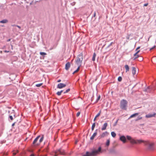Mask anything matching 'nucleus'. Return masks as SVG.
<instances>
[{"label": "nucleus", "mask_w": 156, "mask_h": 156, "mask_svg": "<svg viewBox=\"0 0 156 156\" xmlns=\"http://www.w3.org/2000/svg\"><path fill=\"white\" fill-rule=\"evenodd\" d=\"M101 147H99L98 149L97 150H94L91 152H87L86 154L83 156H95L101 152Z\"/></svg>", "instance_id": "obj_1"}, {"label": "nucleus", "mask_w": 156, "mask_h": 156, "mask_svg": "<svg viewBox=\"0 0 156 156\" xmlns=\"http://www.w3.org/2000/svg\"><path fill=\"white\" fill-rule=\"evenodd\" d=\"M40 137V136L39 135L34 139L33 142V144L34 146H37L39 145L43 141L44 139L43 136H42L40 139L39 141H38Z\"/></svg>", "instance_id": "obj_2"}, {"label": "nucleus", "mask_w": 156, "mask_h": 156, "mask_svg": "<svg viewBox=\"0 0 156 156\" xmlns=\"http://www.w3.org/2000/svg\"><path fill=\"white\" fill-rule=\"evenodd\" d=\"M143 141L142 143H143L145 145L148 147L149 150L151 151L154 150V147L153 143H151L148 141Z\"/></svg>", "instance_id": "obj_3"}, {"label": "nucleus", "mask_w": 156, "mask_h": 156, "mask_svg": "<svg viewBox=\"0 0 156 156\" xmlns=\"http://www.w3.org/2000/svg\"><path fill=\"white\" fill-rule=\"evenodd\" d=\"M128 102L126 100H122L120 101V107L122 109L126 110Z\"/></svg>", "instance_id": "obj_4"}, {"label": "nucleus", "mask_w": 156, "mask_h": 156, "mask_svg": "<svg viewBox=\"0 0 156 156\" xmlns=\"http://www.w3.org/2000/svg\"><path fill=\"white\" fill-rule=\"evenodd\" d=\"M127 139L129 140H130V142L132 144H140L142 143V142L143 141V140H135L133 139H132L131 137L129 136H126Z\"/></svg>", "instance_id": "obj_5"}, {"label": "nucleus", "mask_w": 156, "mask_h": 156, "mask_svg": "<svg viewBox=\"0 0 156 156\" xmlns=\"http://www.w3.org/2000/svg\"><path fill=\"white\" fill-rule=\"evenodd\" d=\"M79 56L80 57L81 56L80 55H79ZM81 57L80 58L79 57L77 58L76 60V64L78 66H80L83 59L82 56H81Z\"/></svg>", "instance_id": "obj_6"}, {"label": "nucleus", "mask_w": 156, "mask_h": 156, "mask_svg": "<svg viewBox=\"0 0 156 156\" xmlns=\"http://www.w3.org/2000/svg\"><path fill=\"white\" fill-rule=\"evenodd\" d=\"M59 154L64 155L65 154L64 151L62 149H59L56 151L54 154V156H57Z\"/></svg>", "instance_id": "obj_7"}, {"label": "nucleus", "mask_w": 156, "mask_h": 156, "mask_svg": "<svg viewBox=\"0 0 156 156\" xmlns=\"http://www.w3.org/2000/svg\"><path fill=\"white\" fill-rule=\"evenodd\" d=\"M66 85V84L63 83H58L57 86V88L59 89H61L65 87Z\"/></svg>", "instance_id": "obj_8"}, {"label": "nucleus", "mask_w": 156, "mask_h": 156, "mask_svg": "<svg viewBox=\"0 0 156 156\" xmlns=\"http://www.w3.org/2000/svg\"><path fill=\"white\" fill-rule=\"evenodd\" d=\"M156 115V113H154L153 114H148L146 115L145 117L147 118H149L154 117Z\"/></svg>", "instance_id": "obj_9"}, {"label": "nucleus", "mask_w": 156, "mask_h": 156, "mask_svg": "<svg viewBox=\"0 0 156 156\" xmlns=\"http://www.w3.org/2000/svg\"><path fill=\"white\" fill-rule=\"evenodd\" d=\"M120 139L123 143H125L126 142V137L124 136H122L120 137Z\"/></svg>", "instance_id": "obj_10"}, {"label": "nucleus", "mask_w": 156, "mask_h": 156, "mask_svg": "<svg viewBox=\"0 0 156 156\" xmlns=\"http://www.w3.org/2000/svg\"><path fill=\"white\" fill-rule=\"evenodd\" d=\"M140 50H138L136 51V52L134 55V58L133 59L134 60L139 57V55L137 54L140 52Z\"/></svg>", "instance_id": "obj_11"}, {"label": "nucleus", "mask_w": 156, "mask_h": 156, "mask_svg": "<svg viewBox=\"0 0 156 156\" xmlns=\"http://www.w3.org/2000/svg\"><path fill=\"white\" fill-rule=\"evenodd\" d=\"M97 134V130H96L95 131V132L93 133V135L90 137V139L91 140H93L94 139V137L96 136Z\"/></svg>", "instance_id": "obj_12"}, {"label": "nucleus", "mask_w": 156, "mask_h": 156, "mask_svg": "<svg viewBox=\"0 0 156 156\" xmlns=\"http://www.w3.org/2000/svg\"><path fill=\"white\" fill-rule=\"evenodd\" d=\"M107 126L108 123H105L102 127L101 130H105Z\"/></svg>", "instance_id": "obj_13"}, {"label": "nucleus", "mask_w": 156, "mask_h": 156, "mask_svg": "<svg viewBox=\"0 0 156 156\" xmlns=\"http://www.w3.org/2000/svg\"><path fill=\"white\" fill-rule=\"evenodd\" d=\"M70 64L69 62H68L66 64L65 69L66 70H68L70 67Z\"/></svg>", "instance_id": "obj_14"}, {"label": "nucleus", "mask_w": 156, "mask_h": 156, "mask_svg": "<svg viewBox=\"0 0 156 156\" xmlns=\"http://www.w3.org/2000/svg\"><path fill=\"white\" fill-rule=\"evenodd\" d=\"M136 69L134 67H132V73L133 75H134L136 74Z\"/></svg>", "instance_id": "obj_15"}, {"label": "nucleus", "mask_w": 156, "mask_h": 156, "mask_svg": "<svg viewBox=\"0 0 156 156\" xmlns=\"http://www.w3.org/2000/svg\"><path fill=\"white\" fill-rule=\"evenodd\" d=\"M108 134V133L107 132H105L103 133L101 135V137H104L105 136H107Z\"/></svg>", "instance_id": "obj_16"}, {"label": "nucleus", "mask_w": 156, "mask_h": 156, "mask_svg": "<svg viewBox=\"0 0 156 156\" xmlns=\"http://www.w3.org/2000/svg\"><path fill=\"white\" fill-rule=\"evenodd\" d=\"M151 60L154 63L156 64V56L153 57L152 58Z\"/></svg>", "instance_id": "obj_17"}, {"label": "nucleus", "mask_w": 156, "mask_h": 156, "mask_svg": "<svg viewBox=\"0 0 156 156\" xmlns=\"http://www.w3.org/2000/svg\"><path fill=\"white\" fill-rule=\"evenodd\" d=\"M125 68L126 70V72H127L129 71V66L128 65H125Z\"/></svg>", "instance_id": "obj_18"}, {"label": "nucleus", "mask_w": 156, "mask_h": 156, "mask_svg": "<svg viewBox=\"0 0 156 156\" xmlns=\"http://www.w3.org/2000/svg\"><path fill=\"white\" fill-rule=\"evenodd\" d=\"M8 22V20L6 19L2 20L0 21V23H6Z\"/></svg>", "instance_id": "obj_19"}, {"label": "nucleus", "mask_w": 156, "mask_h": 156, "mask_svg": "<svg viewBox=\"0 0 156 156\" xmlns=\"http://www.w3.org/2000/svg\"><path fill=\"white\" fill-rule=\"evenodd\" d=\"M96 55V53H94L93 54V57L92 58V60L93 61H95Z\"/></svg>", "instance_id": "obj_20"}, {"label": "nucleus", "mask_w": 156, "mask_h": 156, "mask_svg": "<svg viewBox=\"0 0 156 156\" xmlns=\"http://www.w3.org/2000/svg\"><path fill=\"white\" fill-rule=\"evenodd\" d=\"M139 114V113H135V114H134L132 115H131L130 117V118H133V117H135V116H137Z\"/></svg>", "instance_id": "obj_21"}, {"label": "nucleus", "mask_w": 156, "mask_h": 156, "mask_svg": "<svg viewBox=\"0 0 156 156\" xmlns=\"http://www.w3.org/2000/svg\"><path fill=\"white\" fill-rule=\"evenodd\" d=\"M80 66H78V67L77 68V69H76V70L75 71H74L73 73V74H74L75 73L77 72L80 69Z\"/></svg>", "instance_id": "obj_22"}, {"label": "nucleus", "mask_w": 156, "mask_h": 156, "mask_svg": "<svg viewBox=\"0 0 156 156\" xmlns=\"http://www.w3.org/2000/svg\"><path fill=\"white\" fill-rule=\"evenodd\" d=\"M111 134L112 136L113 137H115L116 136V134L114 132H112Z\"/></svg>", "instance_id": "obj_23"}, {"label": "nucleus", "mask_w": 156, "mask_h": 156, "mask_svg": "<svg viewBox=\"0 0 156 156\" xmlns=\"http://www.w3.org/2000/svg\"><path fill=\"white\" fill-rule=\"evenodd\" d=\"M63 91L62 90H61L59 91H58L56 93V94L58 96H60L61 95V93L63 92Z\"/></svg>", "instance_id": "obj_24"}, {"label": "nucleus", "mask_w": 156, "mask_h": 156, "mask_svg": "<svg viewBox=\"0 0 156 156\" xmlns=\"http://www.w3.org/2000/svg\"><path fill=\"white\" fill-rule=\"evenodd\" d=\"M95 126V122H94L93 124L92 125V126L91 129L92 131L94 130Z\"/></svg>", "instance_id": "obj_25"}, {"label": "nucleus", "mask_w": 156, "mask_h": 156, "mask_svg": "<svg viewBox=\"0 0 156 156\" xmlns=\"http://www.w3.org/2000/svg\"><path fill=\"white\" fill-rule=\"evenodd\" d=\"M110 144V140H108L107 141L106 143V145L107 146H108Z\"/></svg>", "instance_id": "obj_26"}, {"label": "nucleus", "mask_w": 156, "mask_h": 156, "mask_svg": "<svg viewBox=\"0 0 156 156\" xmlns=\"http://www.w3.org/2000/svg\"><path fill=\"white\" fill-rule=\"evenodd\" d=\"M42 85H43V83H39V84H36V86L37 87H39L41 86Z\"/></svg>", "instance_id": "obj_27"}, {"label": "nucleus", "mask_w": 156, "mask_h": 156, "mask_svg": "<svg viewBox=\"0 0 156 156\" xmlns=\"http://www.w3.org/2000/svg\"><path fill=\"white\" fill-rule=\"evenodd\" d=\"M101 113V111H100L99 112V113L95 116H96V118H97L100 115Z\"/></svg>", "instance_id": "obj_28"}, {"label": "nucleus", "mask_w": 156, "mask_h": 156, "mask_svg": "<svg viewBox=\"0 0 156 156\" xmlns=\"http://www.w3.org/2000/svg\"><path fill=\"white\" fill-rule=\"evenodd\" d=\"M122 79V78L121 76H119L118 79V81L119 82L121 81Z\"/></svg>", "instance_id": "obj_29"}, {"label": "nucleus", "mask_w": 156, "mask_h": 156, "mask_svg": "<svg viewBox=\"0 0 156 156\" xmlns=\"http://www.w3.org/2000/svg\"><path fill=\"white\" fill-rule=\"evenodd\" d=\"M40 54L41 55H46V54L45 52H40Z\"/></svg>", "instance_id": "obj_30"}, {"label": "nucleus", "mask_w": 156, "mask_h": 156, "mask_svg": "<svg viewBox=\"0 0 156 156\" xmlns=\"http://www.w3.org/2000/svg\"><path fill=\"white\" fill-rule=\"evenodd\" d=\"M70 90V89H67L64 92V94H65L66 93H67V92H69Z\"/></svg>", "instance_id": "obj_31"}, {"label": "nucleus", "mask_w": 156, "mask_h": 156, "mask_svg": "<svg viewBox=\"0 0 156 156\" xmlns=\"http://www.w3.org/2000/svg\"><path fill=\"white\" fill-rule=\"evenodd\" d=\"M130 34H128L126 37V38L127 40H129L130 37Z\"/></svg>", "instance_id": "obj_32"}, {"label": "nucleus", "mask_w": 156, "mask_h": 156, "mask_svg": "<svg viewBox=\"0 0 156 156\" xmlns=\"http://www.w3.org/2000/svg\"><path fill=\"white\" fill-rule=\"evenodd\" d=\"M80 114V112H78L76 115V116L77 117H78Z\"/></svg>", "instance_id": "obj_33"}, {"label": "nucleus", "mask_w": 156, "mask_h": 156, "mask_svg": "<svg viewBox=\"0 0 156 156\" xmlns=\"http://www.w3.org/2000/svg\"><path fill=\"white\" fill-rule=\"evenodd\" d=\"M139 57H140V58H139V60L140 61H142L143 59V58L142 57H141V56H140V57L139 56Z\"/></svg>", "instance_id": "obj_34"}, {"label": "nucleus", "mask_w": 156, "mask_h": 156, "mask_svg": "<svg viewBox=\"0 0 156 156\" xmlns=\"http://www.w3.org/2000/svg\"><path fill=\"white\" fill-rule=\"evenodd\" d=\"M9 118L11 120H13V117L11 115H10L9 116Z\"/></svg>", "instance_id": "obj_35"}, {"label": "nucleus", "mask_w": 156, "mask_h": 156, "mask_svg": "<svg viewBox=\"0 0 156 156\" xmlns=\"http://www.w3.org/2000/svg\"><path fill=\"white\" fill-rule=\"evenodd\" d=\"M118 120H119V119H118L116 120V121L115 122V124H114V126H116V125L117 123V122H118Z\"/></svg>", "instance_id": "obj_36"}, {"label": "nucleus", "mask_w": 156, "mask_h": 156, "mask_svg": "<svg viewBox=\"0 0 156 156\" xmlns=\"http://www.w3.org/2000/svg\"><path fill=\"white\" fill-rule=\"evenodd\" d=\"M96 16V13L95 12H94L93 17H95Z\"/></svg>", "instance_id": "obj_37"}, {"label": "nucleus", "mask_w": 156, "mask_h": 156, "mask_svg": "<svg viewBox=\"0 0 156 156\" xmlns=\"http://www.w3.org/2000/svg\"><path fill=\"white\" fill-rule=\"evenodd\" d=\"M140 48V47H138L136 49V51H138V50Z\"/></svg>", "instance_id": "obj_38"}, {"label": "nucleus", "mask_w": 156, "mask_h": 156, "mask_svg": "<svg viewBox=\"0 0 156 156\" xmlns=\"http://www.w3.org/2000/svg\"><path fill=\"white\" fill-rule=\"evenodd\" d=\"M100 98H101L100 96H99L98 97V98H97V101L99 100L100 99Z\"/></svg>", "instance_id": "obj_39"}, {"label": "nucleus", "mask_w": 156, "mask_h": 156, "mask_svg": "<svg viewBox=\"0 0 156 156\" xmlns=\"http://www.w3.org/2000/svg\"><path fill=\"white\" fill-rule=\"evenodd\" d=\"M148 5V4L147 3H146V4H145L144 5V6H147Z\"/></svg>", "instance_id": "obj_40"}, {"label": "nucleus", "mask_w": 156, "mask_h": 156, "mask_svg": "<svg viewBox=\"0 0 156 156\" xmlns=\"http://www.w3.org/2000/svg\"><path fill=\"white\" fill-rule=\"evenodd\" d=\"M155 47V46H154L152 48H151V49H150V50H151L153 49H154V48Z\"/></svg>", "instance_id": "obj_41"}, {"label": "nucleus", "mask_w": 156, "mask_h": 156, "mask_svg": "<svg viewBox=\"0 0 156 156\" xmlns=\"http://www.w3.org/2000/svg\"><path fill=\"white\" fill-rule=\"evenodd\" d=\"M35 155L34 154H31L30 156H35Z\"/></svg>", "instance_id": "obj_42"}, {"label": "nucleus", "mask_w": 156, "mask_h": 156, "mask_svg": "<svg viewBox=\"0 0 156 156\" xmlns=\"http://www.w3.org/2000/svg\"><path fill=\"white\" fill-rule=\"evenodd\" d=\"M16 153H15V152H13V155H15L16 154Z\"/></svg>", "instance_id": "obj_43"}, {"label": "nucleus", "mask_w": 156, "mask_h": 156, "mask_svg": "<svg viewBox=\"0 0 156 156\" xmlns=\"http://www.w3.org/2000/svg\"><path fill=\"white\" fill-rule=\"evenodd\" d=\"M61 81V80H58V81H57V82H60Z\"/></svg>", "instance_id": "obj_44"}, {"label": "nucleus", "mask_w": 156, "mask_h": 156, "mask_svg": "<svg viewBox=\"0 0 156 156\" xmlns=\"http://www.w3.org/2000/svg\"><path fill=\"white\" fill-rule=\"evenodd\" d=\"M96 118H96V116H95V117L94 118V121H95L96 120Z\"/></svg>", "instance_id": "obj_45"}, {"label": "nucleus", "mask_w": 156, "mask_h": 156, "mask_svg": "<svg viewBox=\"0 0 156 156\" xmlns=\"http://www.w3.org/2000/svg\"><path fill=\"white\" fill-rule=\"evenodd\" d=\"M16 26L18 27L20 29V26H18V25H17Z\"/></svg>", "instance_id": "obj_46"}, {"label": "nucleus", "mask_w": 156, "mask_h": 156, "mask_svg": "<svg viewBox=\"0 0 156 156\" xmlns=\"http://www.w3.org/2000/svg\"><path fill=\"white\" fill-rule=\"evenodd\" d=\"M112 43H113V42L111 43H110V44L109 45V46H110V45H111Z\"/></svg>", "instance_id": "obj_47"}, {"label": "nucleus", "mask_w": 156, "mask_h": 156, "mask_svg": "<svg viewBox=\"0 0 156 156\" xmlns=\"http://www.w3.org/2000/svg\"><path fill=\"white\" fill-rule=\"evenodd\" d=\"M4 154L5 155H8V154H7V153H6V154Z\"/></svg>", "instance_id": "obj_48"}, {"label": "nucleus", "mask_w": 156, "mask_h": 156, "mask_svg": "<svg viewBox=\"0 0 156 156\" xmlns=\"http://www.w3.org/2000/svg\"><path fill=\"white\" fill-rule=\"evenodd\" d=\"M142 119V118H141V117H140V118H138V119Z\"/></svg>", "instance_id": "obj_49"}, {"label": "nucleus", "mask_w": 156, "mask_h": 156, "mask_svg": "<svg viewBox=\"0 0 156 156\" xmlns=\"http://www.w3.org/2000/svg\"><path fill=\"white\" fill-rule=\"evenodd\" d=\"M5 52H9V51H5Z\"/></svg>", "instance_id": "obj_50"}, {"label": "nucleus", "mask_w": 156, "mask_h": 156, "mask_svg": "<svg viewBox=\"0 0 156 156\" xmlns=\"http://www.w3.org/2000/svg\"><path fill=\"white\" fill-rule=\"evenodd\" d=\"M10 39H9L7 41H10Z\"/></svg>", "instance_id": "obj_51"}, {"label": "nucleus", "mask_w": 156, "mask_h": 156, "mask_svg": "<svg viewBox=\"0 0 156 156\" xmlns=\"http://www.w3.org/2000/svg\"><path fill=\"white\" fill-rule=\"evenodd\" d=\"M14 125V123H13V124H12V126H13Z\"/></svg>", "instance_id": "obj_52"}, {"label": "nucleus", "mask_w": 156, "mask_h": 156, "mask_svg": "<svg viewBox=\"0 0 156 156\" xmlns=\"http://www.w3.org/2000/svg\"><path fill=\"white\" fill-rule=\"evenodd\" d=\"M17 152H18V151H17Z\"/></svg>", "instance_id": "obj_53"}]
</instances>
